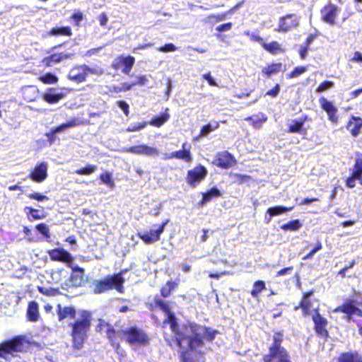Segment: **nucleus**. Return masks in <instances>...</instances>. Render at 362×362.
Listing matches in <instances>:
<instances>
[{
    "label": "nucleus",
    "instance_id": "6e6d98bb",
    "mask_svg": "<svg viewBox=\"0 0 362 362\" xmlns=\"http://www.w3.org/2000/svg\"><path fill=\"white\" fill-rule=\"evenodd\" d=\"M147 125L146 122H141L136 124H134L131 126H129L127 129V132H137L141 129H144Z\"/></svg>",
    "mask_w": 362,
    "mask_h": 362
},
{
    "label": "nucleus",
    "instance_id": "f704fd0d",
    "mask_svg": "<svg viewBox=\"0 0 362 362\" xmlns=\"http://www.w3.org/2000/svg\"><path fill=\"white\" fill-rule=\"evenodd\" d=\"M73 35L72 30L70 26L55 27L51 28L47 32L48 36H67L70 37Z\"/></svg>",
    "mask_w": 362,
    "mask_h": 362
},
{
    "label": "nucleus",
    "instance_id": "7ed1b4c3",
    "mask_svg": "<svg viewBox=\"0 0 362 362\" xmlns=\"http://www.w3.org/2000/svg\"><path fill=\"white\" fill-rule=\"evenodd\" d=\"M284 340L283 330L276 331L273 333L272 343L268 346V353L262 357L263 362H291L288 351L282 346Z\"/></svg>",
    "mask_w": 362,
    "mask_h": 362
},
{
    "label": "nucleus",
    "instance_id": "20e7f679",
    "mask_svg": "<svg viewBox=\"0 0 362 362\" xmlns=\"http://www.w3.org/2000/svg\"><path fill=\"white\" fill-rule=\"evenodd\" d=\"M122 339L132 346H146L150 344L149 335L141 328L134 325L122 329L119 332Z\"/></svg>",
    "mask_w": 362,
    "mask_h": 362
},
{
    "label": "nucleus",
    "instance_id": "b1692460",
    "mask_svg": "<svg viewBox=\"0 0 362 362\" xmlns=\"http://www.w3.org/2000/svg\"><path fill=\"white\" fill-rule=\"evenodd\" d=\"M76 125H77L76 119H72L66 123L61 124L59 126L51 129L49 132H47L45 134V136L47 139V141L49 142V144L52 145L55 142V141L57 140V136H56L57 133L64 132L66 129L75 127Z\"/></svg>",
    "mask_w": 362,
    "mask_h": 362
},
{
    "label": "nucleus",
    "instance_id": "09e8293b",
    "mask_svg": "<svg viewBox=\"0 0 362 362\" xmlns=\"http://www.w3.org/2000/svg\"><path fill=\"white\" fill-rule=\"evenodd\" d=\"M24 210L28 216L29 214L31 215L32 219L33 220H40L45 218L44 215L40 214V211L38 209L30 206H25Z\"/></svg>",
    "mask_w": 362,
    "mask_h": 362
},
{
    "label": "nucleus",
    "instance_id": "4be33fe9",
    "mask_svg": "<svg viewBox=\"0 0 362 362\" xmlns=\"http://www.w3.org/2000/svg\"><path fill=\"white\" fill-rule=\"evenodd\" d=\"M308 120L306 115H302L297 119H293L287 127L286 132L290 134H299L302 135L307 134V129L304 127V124Z\"/></svg>",
    "mask_w": 362,
    "mask_h": 362
},
{
    "label": "nucleus",
    "instance_id": "c756f323",
    "mask_svg": "<svg viewBox=\"0 0 362 362\" xmlns=\"http://www.w3.org/2000/svg\"><path fill=\"white\" fill-rule=\"evenodd\" d=\"M362 128V118L356 116H351L346 124V129L349 131L351 136H357Z\"/></svg>",
    "mask_w": 362,
    "mask_h": 362
},
{
    "label": "nucleus",
    "instance_id": "ddd939ff",
    "mask_svg": "<svg viewBox=\"0 0 362 362\" xmlns=\"http://www.w3.org/2000/svg\"><path fill=\"white\" fill-rule=\"evenodd\" d=\"M338 13V6L329 2L320 9L321 20L330 25H334L336 23Z\"/></svg>",
    "mask_w": 362,
    "mask_h": 362
},
{
    "label": "nucleus",
    "instance_id": "69168bd1",
    "mask_svg": "<svg viewBox=\"0 0 362 362\" xmlns=\"http://www.w3.org/2000/svg\"><path fill=\"white\" fill-rule=\"evenodd\" d=\"M228 14L229 13H228V11L225 12V13H222L212 14L210 16V18H211L214 19L216 21L218 22V21H224Z\"/></svg>",
    "mask_w": 362,
    "mask_h": 362
},
{
    "label": "nucleus",
    "instance_id": "473e14b6",
    "mask_svg": "<svg viewBox=\"0 0 362 362\" xmlns=\"http://www.w3.org/2000/svg\"><path fill=\"white\" fill-rule=\"evenodd\" d=\"M337 362H362V356L356 351L341 353L337 358Z\"/></svg>",
    "mask_w": 362,
    "mask_h": 362
},
{
    "label": "nucleus",
    "instance_id": "0eeeda50",
    "mask_svg": "<svg viewBox=\"0 0 362 362\" xmlns=\"http://www.w3.org/2000/svg\"><path fill=\"white\" fill-rule=\"evenodd\" d=\"M312 320L314 323V330L317 336L327 340L329 338V332L327 329L328 321L320 314L319 306L313 309Z\"/></svg>",
    "mask_w": 362,
    "mask_h": 362
},
{
    "label": "nucleus",
    "instance_id": "c03bdc74",
    "mask_svg": "<svg viewBox=\"0 0 362 362\" xmlns=\"http://www.w3.org/2000/svg\"><path fill=\"white\" fill-rule=\"evenodd\" d=\"M230 176L233 178V182L237 185H243L252 180L250 175L240 173H231Z\"/></svg>",
    "mask_w": 362,
    "mask_h": 362
},
{
    "label": "nucleus",
    "instance_id": "7c9ffc66",
    "mask_svg": "<svg viewBox=\"0 0 362 362\" xmlns=\"http://www.w3.org/2000/svg\"><path fill=\"white\" fill-rule=\"evenodd\" d=\"M39 305L35 301L32 300L28 302L26 310L27 320L32 322H35L40 319Z\"/></svg>",
    "mask_w": 362,
    "mask_h": 362
},
{
    "label": "nucleus",
    "instance_id": "a18cd8bd",
    "mask_svg": "<svg viewBox=\"0 0 362 362\" xmlns=\"http://www.w3.org/2000/svg\"><path fill=\"white\" fill-rule=\"evenodd\" d=\"M97 169L95 165H87L75 170V173L79 175H90Z\"/></svg>",
    "mask_w": 362,
    "mask_h": 362
},
{
    "label": "nucleus",
    "instance_id": "423d86ee",
    "mask_svg": "<svg viewBox=\"0 0 362 362\" xmlns=\"http://www.w3.org/2000/svg\"><path fill=\"white\" fill-rule=\"evenodd\" d=\"M24 335H17L0 343V358L8 359V356H15V352L24 351Z\"/></svg>",
    "mask_w": 362,
    "mask_h": 362
},
{
    "label": "nucleus",
    "instance_id": "13d9d810",
    "mask_svg": "<svg viewBox=\"0 0 362 362\" xmlns=\"http://www.w3.org/2000/svg\"><path fill=\"white\" fill-rule=\"evenodd\" d=\"M322 247V243L320 242L317 243L315 246L303 258L304 260L310 259L313 258V255L315 252L320 250Z\"/></svg>",
    "mask_w": 362,
    "mask_h": 362
},
{
    "label": "nucleus",
    "instance_id": "ea45409f",
    "mask_svg": "<svg viewBox=\"0 0 362 362\" xmlns=\"http://www.w3.org/2000/svg\"><path fill=\"white\" fill-rule=\"evenodd\" d=\"M245 120L250 122L255 128L259 129L267 120V117L264 114L260 113L259 115L249 116L245 118Z\"/></svg>",
    "mask_w": 362,
    "mask_h": 362
},
{
    "label": "nucleus",
    "instance_id": "4c0bfd02",
    "mask_svg": "<svg viewBox=\"0 0 362 362\" xmlns=\"http://www.w3.org/2000/svg\"><path fill=\"white\" fill-rule=\"evenodd\" d=\"M262 48L273 55L285 52V49L277 41H272L269 43L264 42Z\"/></svg>",
    "mask_w": 362,
    "mask_h": 362
},
{
    "label": "nucleus",
    "instance_id": "f8f14e48",
    "mask_svg": "<svg viewBox=\"0 0 362 362\" xmlns=\"http://www.w3.org/2000/svg\"><path fill=\"white\" fill-rule=\"evenodd\" d=\"M235 157L228 151L218 152L212 163L221 169H228L236 164Z\"/></svg>",
    "mask_w": 362,
    "mask_h": 362
},
{
    "label": "nucleus",
    "instance_id": "a211bd4d",
    "mask_svg": "<svg viewBox=\"0 0 362 362\" xmlns=\"http://www.w3.org/2000/svg\"><path fill=\"white\" fill-rule=\"evenodd\" d=\"M135 64V58L131 55L119 56L112 64L115 69H122L123 74L129 75Z\"/></svg>",
    "mask_w": 362,
    "mask_h": 362
},
{
    "label": "nucleus",
    "instance_id": "c9c22d12",
    "mask_svg": "<svg viewBox=\"0 0 362 362\" xmlns=\"http://www.w3.org/2000/svg\"><path fill=\"white\" fill-rule=\"evenodd\" d=\"M293 206L287 207L280 205L269 207L267 209V214H268L269 216V221H270L272 217L280 216L281 214H284L288 211L293 210Z\"/></svg>",
    "mask_w": 362,
    "mask_h": 362
},
{
    "label": "nucleus",
    "instance_id": "4468645a",
    "mask_svg": "<svg viewBox=\"0 0 362 362\" xmlns=\"http://www.w3.org/2000/svg\"><path fill=\"white\" fill-rule=\"evenodd\" d=\"M314 294V290L311 289L308 291L303 293L300 300L298 305L294 307V310L301 309L302 315L304 317L309 316L313 313L312 310L313 300L311 299L312 296Z\"/></svg>",
    "mask_w": 362,
    "mask_h": 362
},
{
    "label": "nucleus",
    "instance_id": "e433bc0d",
    "mask_svg": "<svg viewBox=\"0 0 362 362\" xmlns=\"http://www.w3.org/2000/svg\"><path fill=\"white\" fill-rule=\"evenodd\" d=\"M283 64L281 62L272 63L264 66L262 70V74L267 78L273 74H276L282 71Z\"/></svg>",
    "mask_w": 362,
    "mask_h": 362
},
{
    "label": "nucleus",
    "instance_id": "0e129e2a",
    "mask_svg": "<svg viewBox=\"0 0 362 362\" xmlns=\"http://www.w3.org/2000/svg\"><path fill=\"white\" fill-rule=\"evenodd\" d=\"M232 26H233V23L229 22V23H223V24H221V25L217 26L216 30L219 33H222V32L228 31V30H230Z\"/></svg>",
    "mask_w": 362,
    "mask_h": 362
},
{
    "label": "nucleus",
    "instance_id": "bb28decb",
    "mask_svg": "<svg viewBox=\"0 0 362 362\" xmlns=\"http://www.w3.org/2000/svg\"><path fill=\"white\" fill-rule=\"evenodd\" d=\"M187 143L185 142L182 145V149L176 151H173L168 155L165 156V159H173L177 158L182 160L186 163H191L192 160V156L191 154L190 148H186L185 146Z\"/></svg>",
    "mask_w": 362,
    "mask_h": 362
},
{
    "label": "nucleus",
    "instance_id": "de8ad7c7",
    "mask_svg": "<svg viewBox=\"0 0 362 362\" xmlns=\"http://www.w3.org/2000/svg\"><path fill=\"white\" fill-rule=\"evenodd\" d=\"M40 81L45 84H54L58 82V77L52 73H47L40 77Z\"/></svg>",
    "mask_w": 362,
    "mask_h": 362
},
{
    "label": "nucleus",
    "instance_id": "680f3d73",
    "mask_svg": "<svg viewBox=\"0 0 362 362\" xmlns=\"http://www.w3.org/2000/svg\"><path fill=\"white\" fill-rule=\"evenodd\" d=\"M279 91H280V85L279 83H276L272 89L268 90L266 93V95H269L272 98H275L279 95Z\"/></svg>",
    "mask_w": 362,
    "mask_h": 362
},
{
    "label": "nucleus",
    "instance_id": "aec40b11",
    "mask_svg": "<svg viewBox=\"0 0 362 362\" xmlns=\"http://www.w3.org/2000/svg\"><path fill=\"white\" fill-rule=\"evenodd\" d=\"M67 267L71 269V274L69 277V281L71 285L75 287L82 286L85 283L84 269L78 265H74L73 262Z\"/></svg>",
    "mask_w": 362,
    "mask_h": 362
},
{
    "label": "nucleus",
    "instance_id": "8fccbe9b",
    "mask_svg": "<svg viewBox=\"0 0 362 362\" xmlns=\"http://www.w3.org/2000/svg\"><path fill=\"white\" fill-rule=\"evenodd\" d=\"M334 83L332 81H324L320 83V85L316 88L315 91L317 93H322L328 90L329 89L333 88Z\"/></svg>",
    "mask_w": 362,
    "mask_h": 362
},
{
    "label": "nucleus",
    "instance_id": "412c9836",
    "mask_svg": "<svg viewBox=\"0 0 362 362\" xmlns=\"http://www.w3.org/2000/svg\"><path fill=\"white\" fill-rule=\"evenodd\" d=\"M293 14H287L279 18L278 27L275 29L279 33H286L298 25L297 19L293 18Z\"/></svg>",
    "mask_w": 362,
    "mask_h": 362
},
{
    "label": "nucleus",
    "instance_id": "3c124183",
    "mask_svg": "<svg viewBox=\"0 0 362 362\" xmlns=\"http://www.w3.org/2000/svg\"><path fill=\"white\" fill-rule=\"evenodd\" d=\"M219 124L218 122H216V125L212 127L210 124H206L201 128L200 132L199 134V137H202L211 132L216 129H218Z\"/></svg>",
    "mask_w": 362,
    "mask_h": 362
},
{
    "label": "nucleus",
    "instance_id": "1a4fd4ad",
    "mask_svg": "<svg viewBox=\"0 0 362 362\" xmlns=\"http://www.w3.org/2000/svg\"><path fill=\"white\" fill-rule=\"evenodd\" d=\"M356 160L354 168L350 175L346 178V185L349 188H354L356 186V180H358L362 185V153L356 152Z\"/></svg>",
    "mask_w": 362,
    "mask_h": 362
},
{
    "label": "nucleus",
    "instance_id": "72a5a7b5",
    "mask_svg": "<svg viewBox=\"0 0 362 362\" xmlns=\"http://www.w3.org/2000/svg\"><path fill=\"white\" fill-rule=\"evenodd\" d=\"M179 286V280H168L164 286L160 289V296L163 298H168L172 293Z\"/></svg>",
    "mask_w": 362,
    "mask_h": 362
},
{
    "label": "nucleus",
    "instance_id": "6ab92c4d",
    "mask_svg": "<svg viewBox=\"0 0 362 362\" xmlns=\"http://www.w3.org/2000/svg\"><path fill=\"white\" fill-rule=\"evenodd\" d=\"M47 164L40 162L31 170L28 177L35 182L40 183L47 179Z\"/></svg>",
    "mask_w": 362,
    "mask_h": 362
},
{
    "label": "nucleus",
    "instance_id": "6e6552de",
    "mask_svg": "<svg viewBox=\"0 0 362 362\" xmlns=\"http://www.w3.org/2000/svg\"><path fill=\"white\" fill-rule=\"evenodd\" d=\"M207 174V169L203 165L198 164L187 170L185 181L189 186L195 187L206 178Z\"/></svg>",
    "mask_w": 362,
    "mask_h": 362
},
{
    "label": "nucleus",
    "instance_id": "a878e982",
    "mask_svg": "<svg viewBox=\"0 0 362 362\" xmlns=\"http://www.w3.org/2000/svg\"><path fill=\"white\" fill-rule=\"evenodd\" d=\"M56 312L59 322L66 319L74 320L76 316V310L73 306H62L61 304H58Z\"/></svg>",
    "mask_w": 362,
    "mask_h": 362
},
{
    "label": "nucleus",
    "instance_id": "5fc2aeb1",
    "mask_svg": "<svg viewBox=\"0 0 362 362\" xmlns=\"http://www.w3.org/2000/svg\"><path fill=\"white\" fill-rule=\"evenodd\" d=\"M244 34L248 36L251 40L254 42H257L259 43L263 47V44L265 42L262 37H260L258 34L250 33V31H245Z\"/></svg>",
    "mask_w": 362,
    "mask_h": 362
},
{
    "label": "nucleus",
    "instance_id": "393cba45",
    "mask_svg": "<svg viewBox=\"0 0 362 362\" xmlns=\"http://www.w3.org/2000/svg\"><path fill=\"white\" fill-rule=\"evenodd\" d=\"M97 330L98 332L104 331L105 332L110 344L118 341L117 332L114 327L109 322L100 320L97 325Z\"/></svg>",
    "mask_w": 362,
    "mask_h": 362
},
{
    "label": "nucleus",
    "instance_id": "37998d69",
    "mask_svg": "<svg viewBox=\"0 0 362 362\" xmlns=\"http://www.w3.org/2000/svg\"><path fill=\"white\" fill-rule=\"evenodd\" d=\"M99 180L101 183L106 185L110 188L115 187V182L110 172L105 171L102 173L99 176Z\"/></svg>",
    "mask_w": 362,
    "mask_h": 362
},
{
    "label": "nucleus",
    "instance_id": "f257e3e1",
    "mask_svg": "<svg viewBox=\"0 0 362 362\" xmlns=\"http://www.w3.org/2000/svg\"><path fill=\"white\" fill-rule=\"evenodd\" d=\"M150 311H156L158 308L167 315L163 320V324L170 325L174 334L173 340H166L168 346H176L180 349V362H205L204 352L199 350L204 345V338L212 342L219 333L218 330L209 327H202L196 323L189 324L192 334L187 335L178 325L175 315L173 313L168 301L158 296L154 297L153 300L148 303Z\"/></svg>",
    "mask_w": 362,
    "mask_h": 362
},
{
    "label": "nucleus",
    "instance_id": "39448f33",
    "mask_svg": "<svg viewBox=\"0 0 362 362\" xmlns=\"http://www.w3.org/2000/svg\"><path fill=\"white\" fill-rule=\"evenodd\" d=\"M127 272V269L122 270L119 273L108 276L105 279L99 280L94 286L93 291L95 293H103L108 290L116 289L119 293H123L124 279L122 274Z\"/></svg>",
    "mask_w": 362,
    "mask_h": 362
},
{
    "label": "nucleus",
    "instance_id": "5701e85b",
    "mask_svg": "<svg viewBox=\"0 0 362 362\" xmlns=\"http://www.w3.org/2000/svg\"><path fill=\"white\" fill-rule=\"evenodd\" d=\"M319 103L321 108L327 112L328 119L332 123L337 124L339 121L337 108L332 104L331 101L327 100L325 97H321L319 99Z\"/></svg>",
    "mask_w": 362,
    "mask_h": 362
},
{
    "label": "nucleus",
    "instance_id": "2eb2a0df",
    "mask_svg": "<svg viewBox=\"0 0 362 362\" xmlns=\"http://www.w3.org/2000/svg\"><path fill=\"white\" fill-rule=\"evenodd\" d=\"M168 222L169 220L166 219L156 230H150L148 232H144L143 233H138L137 237L147 245L156 243L160 240V235L164 231L165 226Z\"/></svg>",
    "mask_w": 362,
    "mask_h": 362
},
{
    "label": "nucleus",
    "instance_id": "bf43d9fd",
    "mask_svg": "<svg viewBox=\"0 0 362 362\" xmlns=\"http://www.w3.org/2000/svg\"><path fill=\"white\" fill-rule=\"evenodd\" d=\"M28 197L30 199H34V200H36L38 202H42V201L49 199L48 197H47L46 195H43L38 192L30 193L28 195Z\"/></svg>",
    "mask_w": 362,
    "mask_h": 362
},
{
    "label": "nucleus",
    "instance_id": "603ef678",
    "mask_svg": "<svg viewBox=\"0 0 362 362\" xmlns=\"http://www.w3.org/2000/svg\"><path fill=\"white\" fill-rule=\"evenodd\" d=\"M36 229L40 233H41L45 238H50V233L48 226L44 223H40L35 226Z\"/></svg>",
    "mask_w": 362,
    "mask_h": 362
},
{
    "label": "nucleus",
    "instance_id": "f03ea898",
    "mask_svg": "<svg viewBox=\"0 0 362 362\" xmlns=\"http://www.w3.org/2000/svg\"><path fill=\"white\" fill-rule=\"evenodd\" d=\"M92 321L91 313L86 310L79 312V318L69 324L71 327V346L74 349L80 350L87 339Z\"/></svg>",
    "mask_w": 362,
    "mask_h": 362
},
{
    "label": "nucleus",
    "instance_id": "e2e57ef3",
    "mask_svg": "<svg viewBox=\"0 0 362 362\" xmlns=\"http://www.w3.org/2000/svg\"><path fill=\"white\" fill-rule=\"evenodd\" d=\"M293 270V266L285 267V268L281 269L279 271H278L276 274V276L289 275V274H291Z\"/></svg>",
    "mask_w": 362,
    "mask_h": 362
},
{
    "label": "nucleus",
    "instance_id": "79ce46f5",
    "mask_svg": "<svg viewBox=\"0 0 362 362\" xmlns=\"http://www.w3.org/2000/svg\"><path fill=\"white\" fill-rule=\"evenodd\" d=\"M302 226V223L298 219H294L282 224L280 228L285 231H296Z\"/></svg>",
    "mask_w": 362,
    "mask_h": 362
},
{
    "label": "nucleus",
    "instance_id": "864d4df0",
    "mask_svg": "<svg viewBox=\"0 0 362 362\" xmlns=\"http://www.w3.org/2000/svg\"><path fill=\"white\" fill-rule=\"evenodd\" d=\"M70 18L76 26H79L80 23L83 20V15L80 11L76 10L71 14Z\"/></svg>",
    "mask_w": 362,
    "mask_h": 362
},
{
    "label": "nucleus",
    "instance_id": "58836bf2",
    "mask_svg": "<svg viewBox=\"0 0 362 362\" xmlns=\"http://www.w3.org/2000/svg\"><path fill=\"white\" fill-rule=\"evenodd\" d=\"M170 119V115L168 112V109L165 112H163L158 116L153 117L148 122V124L153 127H160Z\"/></svg>",
    "mask_w": 362,
    "mask_h": 362
},
{
    "label": "nucleus",
    "instance_id": "c85d7f7f",
    "mask_svg": "<svg viewBox=\"0 0 362 362\" xmlns=\"http://www.w3.org/2000/svg\"><path fill=\"white\" fill-rule=\"evenodd\" d=\"M65 94L55 88H49L42 95V99L49 104H56L64 98Z\"/></svg>",
    "mask_w": 362,
    "mask_h": 362
},
{
    "label": "nucleus",
    "instance_id": "9b49d317",
    "mask_svg": "<svg viewBox=\"0 0 362 362\" xmlns=\"http://www.w3.org/2000/svg\"><path fill=\"white\" fill-rule=\"evenodd\" d=\"M89 74H95V71L83 64L73 67L69 72L68 78L69 80L79 83L85 81Z\"/></svg>",
    "mask_w": 362,
    "mask_h": 362
},
{
    "label": "nucleus",
    "instance_id": "774afa93",
    "mask_svg": "<svg viewBox=\"0 0 362 362\" xmlns=\"http://www.w3.org/2000/svg\"><path fill=\"white\" fill-rule=\"evenodd\" d=\"M115 349V351L119 354L121 357H124V355L123 354L124 351L121 349L120 344L119 341H116L113 344H110Z\"/></svg>",
    "mask_w": 362,
    "mask_h": 362
},
{
    "label": "nucleus",
    "instance_id": "338daca9",
    "mask_svg": "<svg viewBox=\"0 0 362 362\" xmlns=\"http://www.w3.org/2000/svg\"><path fill=\"white\" fill-rule=\"evenodd\" d=\"M98 21L101 26H106L108 22V18L105 13H102L98 16Z\"/></svg>",
    "mask_w": 362,
    "mask_h": 362
},
{
    "label": "nucleus",
    "instance_id": "f3484780",
    "mask_svg": "<svg viewBox=\"0 0 362 362\" xmlns=\"http://www.w3.org/2000/svg\"><path fill=\"white\" fill-rule=\"evenodd\" d=\"M122 151L124 153L144 155L146 156H156L159 153V151L156 148L146 144L126 147L122 149Z\"/></svg>",
    "mask_w": 362,
    "mask_h": 362
},
{
    "label": "nucleus",
    "instance_id": "4d7b16f0",
    "mask_svg": "<svg viewBox=\"0 0 362 362\" xmlns=\"http://www.w3.org/2000/svg\"><path fill=\"white\" fill-rule=\"evenodd\" d=\"M177 47L173 43H167L158 48V50L161 52H171L177 50Z\"/></svg>",
    "mask_w": 362,
    "mask_h": 362
},
{
    "label": "nucleus",
    "instance_id": "052dcab7",
    "mask_svg": "<svg viewBox=\"0 0 362 362\" xmlns=\"http://www.w3.org/2000/svg\"><path fill=\"white\" fill-rule=\"evenodd\" d=\"M117 105L126 116L129 115V106L127 103L123 100H119L117 102Z\"/></svg>",
    "mask_w": 362,
    "mask_h": 362
},
{
    "label": "nucleus",
    "instance_id": "dca6fc26",
    "mask_svg": "<svg viewBox=\"0 0 362 362\" xmlns=\"http://www.w3.org/2000/svg\"><path fill=\"white\" fill-rule=\"evenodd\" d=\"M47 254L50 260L64 263L66 266H69L74 260L72 255L67 250L61 247L49 250Z\"/></svg>",
    "mask_w": 362,
    "mask_h": 362
},
{
    "label": "nucleus",
    "instance_id": "9d476101",
    "mask_svg": "<svg viewBox=\"0 0 362 362\" xmlns=\"http://www.w3.org/2000/svg\"><path fill=\"white\" fill-rule=\"evenodd\" d=\"M356 300L354 299H346L341 305L336 307L333 312L344 313L348 320H350L354 315L361 317L362 310L356 305Z\"/></svg>",
    "mask_w": 362,
    "mask_h": 362
},
{
    "label": "nucleus",
    "instance_id": "2f4dec72",
    "mask_svg": "<svg viewBox=\"0 0 362 362\" xmlns=\"http://www.w3.org/2000/svg\"><path fill=\"white\" fill-rule=\"evenodd\" d=\"M222 195L221 191L216 187L210 188L206 192L202 193V197L199 202V206H204L213 199L220 197Z\"/></svg>",
    "mask_w": 362,
    "mask_h": 362
},
{
    "label": "nucleus",
    "instance_id": "49530a36",
    "mask_svg": "<svg viewBox=\"0 0 362 362\" xmlns=\"http://www.w3.org/2000/svg\"><path fill=\"white\" fill-rule=\"evenodd\" d=\"M308 70L306 66H298L295 67L290 73L286 75L287 78H293L303 74Z\"/></svg>",
    "mask_w": 362,
    "mask_h": 362
},
{
    "label": "nucleus",
    "instance_id": "a19ab883",
    "mask_svg": "<svg viewBox=\"0 0 362 362\" xmlns=\"http://www.w3.org/2000/svg\"><path fill=\"white\" fill-rule=\"evenodd\" d=\"M266 284L262 280H257L253 283L252 288L250 291V295L254 298H258L260 293L266 290Z\"/></svg>",
    "mask_w": 362,
    "mask_h": 362
},
{
    "label": "nucleus",
    "instance_id": "cd10ccee",
    "mask_svg": "<svg viewBox=\"0 0 362 362\" xmlns=\"http://www.w3.org/2000/svg\"><path fill=\"white\" fill-rule=\"evenodd\" d=\"M73 54L69 53H53L47 57H45L42 59V63L45 66H51L54 64L60 63L61 62L70 59Z\"/></svg>",
    "mask_w": 362,
    "mask_h": 362
}]
</instances>
